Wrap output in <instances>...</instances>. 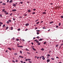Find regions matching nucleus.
Wrapping results in <instances>:
<instances>
[{"label": "nucleus", "instance_id": "obj_20", "mask_svg": "<svg viewBox=\"0 0 63 63\" xmlns=\"http://www.w3.org/2000/svg\"><path fill=\"white\" fill-rule=\"evenodd\" d=\"M60 25H61V23H60L59 24V26H60Z\"/></svg>", "mask_w": 63, "mask_h": 63}, {"label": "nucleus", "instance_id": "obj_52", "mask_svg": "<svg viewBox=\"0 0 63 63\" xmlns=\"http://www.w3.org/2000/svg\"><path fill=\"white\" fill-rule=\"evenodd\" d=\"M16 62H18V61L17 60H16Z\"/></svg>", "mask_w": 63, "mask_h": 63}, {"label": "nucleus", "instance_id": "obj_47", "mask_svg": "<svg viewBox=\"0 0 63 63\" xmlns=\"http://www.w3.org/2000/svg\"><path fill=\"white\" fill-rule=\"evenodd\" d=\"M36 43H39V42L37 40L36 42Z\"/></svg>", "mask_w": 63, "mask_h": 63}, {"label": "nucleus", "instance_id": "obj_2", "mask_svg": "<svg viewBox=\"0 0 63 63\" xmlns=\"http://www.w3.org/2000/svg\"><path fill=\"white\" fill-rule=\"evenodd\" d=\"M47 62H49V61H50V60H49V59H48L47 60Z\"/></svg>", "mask_w": 63, "mask_h": 63}, {"label": "nucleus", "instance_id": "obj_44", "mask_svg": "<svg viewBox=\"0 0 63 63\" xmlns=\"http://www.w3.org/2000/svg\"><path fill=\"white\" fill-rule=\"evenodd\" d=\"M27 30H28V29H27L25 30V31H26Z\"/></svg>", "mask_w": 63, "mask_h": 63}, {"label": "nucleus", "instance_id": "obj_36", "mask_svg": "<svg viewBox=\"0 0 63 63\" xmlns=\"http://www.w3.org/2000/svg\"><path fill=\"white\" fill-rule=\"evenodd\" d=\"M37 35H38V34H39V32H37Z\"/></svg>", "mask_w": 63, "mask_h": 63}, {"label": "nucleus", "instance_id": "obj_45", "mask_svg": "<svg viewBox=\"0 0 63 63\" xmlns=\"http://www.w3.org/2000/svg\"><path fill=\"white\" fill-rule=\"evenodd\" d=\"M12 62H14V63H15V61L14 60L12 61Z\"/></svg>", "mask_w": 63, "mask_h": 63}, {"label": "nucleus", "instance_id": "obj_24", "mask_svg": "<svg viewBox=\"0 0 63 63\" xmlns=\"http://www.w3.org/2000/svg\"><path fill=\"white\" fill-rule=\"evenodd\" d=\"M32 49L33 50H36L35 49V48H32Z\"/></svg>", "mask_w": 63, "mask_h": 63}, {"label": "nucleus", "instance_id": "obj_4", "mask_svg": "<svg viewBox=\"0 0 63 63\" xmlns=\"http://www.w3.org/2000/svg\"><path fill=\"white\" fill-rule=\"evenodd\" d=\"M29 25V23H28L26 24H25L26 26H28V25Z\"/></svg>", "mask_w": 63, "mask_h": 63}, {"label": "nucleus", "instance_id": "obj_51", "mask_svg": "<svg viewBox=\"0 0 63 63\" xmlns=\"http://www.w3.org/2000/svg\"><path fill=\"white\" fill-rule=\"evenodd\" d=\"M32 14L33 15L34 14H35V12H33L32 13Z\"/></svg>", "mask_w": 63, "mask_h": 63}, {"label": "nucleus", "instance_id": "obj_59", "mask_svg": "<svg viewBox=\"0 0 63 63\" xmlns=\"http://www.w3.org/2000/svg\"><path fill=\"white\" fill-rule=\"evenodd\" d=\"M37 29V28L35 27V30Z\"/></svg>", "mask_w": 63, "mask_h": 63}, {"label": "nucleus", "instance_id": "obj_56", "mask_svg": "<svg viewBox=\"0 0 63 63\" xmlns=\"http://www.w3.org/2000/svg\"><path fill=\"white\" fill-rule=\"evenodd\" d=\"M37 39H39V36H37Z\"/></svg>", "mask_w": 63, "mask_h": 63}, {"label": "nucleus", "instance_id": "obj_43", "mask_svg": "<svg viewBox=\"0 0 63 63\" xmlns=\"http://www.w3.org/2000/svg\"><path fill=\"white\" fill-rule=\"evenodd\" d=\"M25 61H28V59H27L25 60Z\"/></svg>", "mask_w": 63, "mask_h": 63}, {"label": "nucleus", "instance_id": "obj_18", "mask_svg": "<svg viewBox=\"0 0 63 63\" xmlns=\"http://www.w3.org/2000/svg\"><path fill=\"white\" fill-rule=\"evenodd\" d=\"M13 6L14 7H16V5L15 4H13Z\"/></svg>", "mask_w": 63, "mask_h": 63}, {"label": "nucleus", "instance_id": "obj_40", "mask_svg": "<svg viewBox=\"0 0 63 63\" xmlns=\"http://www.w3.org/2000/svg\"><path fill=\"white\" fill-rule=\"evenodd\" d=\"M3 27H4L5 26V25H3Z\"/></svg>", "mask_w": 63, "mask_h": 63}, {"label": "nucleus", "instance_id": "obj_60", "mask_svg": "<svg viewBox=\"0 0 63 63\" xmlns=\"http://www.w3.org/2000/svg\"><path fill=\"white\" fill-rule=\"evenodd\" d=\"M39 20H36V21H35V22H37V21H38Z\"/></svg>", "mask_w": 63, "mask_h": 63}, {"label": "nucleus", "instance_id": "obj_16", "mask_svg": "<svg viewBox=\"0 0 63 63\" xmlns=\"http://www.w3.org/2000/svg\"><path fill=\"white\" fill-rule=\"evenodd\" d=\"M51 60H54V58H51Z\"/></svg>", "mask_w": 63, "mask_h": 63}, {"label": "nucleus", "instance_id": "obj_38", "mask_svg": "<svg viewBox=\"0 0 63 63\" xmlns=\"http://www.w3.org/2000/svg\"><path fill=\"white\" fill-rule=\"evenodd\" d=\"M47 44V42H45L44 43V44Z\"/></svg>", "mask_w": 63, "mask_h": 63}, {"label": "nucleus", "instance_id": "obj_7", "mask_svg": "<svg viewBox=\"0 0 63 63\" xmlns=\"http://www.w3.org/2000/svg\"><path fill=\"white\" fill-rule=\"evenodd\" d=\"M28 12H31V10L30 9L28 10Z\"/></svg>", "mask_w": 63, "mask_h": 63}, {"label": "nucleus", "instance_id": "obj_29", "mask_svg": "<svg viewBox=\"0 0 63 63\" xmlns=\"http://www.w3.org/2000/svg\"><path fill=\"white\" fill-rule=\"evenodd\" d=\"M20 53L21 54L22 53V51H20Z\"/></svg>", "mask_w": 63, "mask_h": 63}, {"label": "nucleus", "instance_id": "obj_27", "mask_svg": "<svg viewBox=\"0 0 63 63\" xmlns=\"http://www.w3.org/2000/svg\"><path fill=\"white\" fill-rule=\"evenodd\" d=\"M53 21L51 22H50V24H51V23H53Z\"/></svg>", "mask_w": 63, "mask_h": 63}, {"label": "nucleus", "instance_id": "obj_26", "mask_svg": "<svg viewBox=\"0 0 63 63\" xmlns=\"http://www.w3.org/2000/svg\"><path fill=\"white\" fill-rule=\"evenodd\" d=\"M56 47H58V45H56Z\"/></svg>", "mask_w": 63, "mask_h": 63}, {"label": "nucleus", "instance_id": "obj_1", "mask_svg": "<svg viewBox=\"0 0 63 63\" xmlns=\"http://www.w3.org/2000/svg\"><path fill=\"white\" fill-rule=\"evenodd\" d=\"M16 9H13L12 10V12H16Z\"/></svg>", "mask_w": 63, "mask_h": 63}, {"label": "nucleus", "instance_id": "obj_46", "mask_svg": "<svg viewBox=\"0 0 63 63\" xmlns=\"http://www.w3.org/2000/svg\"><path fill=\"white\" fill-rule=\"evenodd\" d=\"M33 11H36V9H33Z\"/></svg>", "mask_w": 63, "mask_h": 63}, {"label": "nucleus", "instance_id": "obj_32", "mask_svg": "<svg viewBox=\"0 0 63 63\" xmlns=\"http://www.w3.org/2000/svg\"><path fill=\"white\" fill-rule=\"evenodd\" d=\"M11 30H13V27H11Z\"/></svg>", "mask_w": 63, "mask_h": 63}, {"label": "nucleus", "instance_id": "obj_3", "mask_svg": "<svg viewBox=\"0 0 63 63\" xmlns=\"http://www.w3.org/2000/svg\"><path fill=\"white\" fill-rule=\"evenodd\" d=\"M43 40V39H40L38 40V41H41Z\"/></svg>", "mask_w": 63, "mask_h": 63}, {"label": "nucleus", "instance_id": "obj_8", "mask_svg": "<svg viewBox=\"0 0 63 63\" xmlns=\"http://www.w3.org/2000/svg\"><path fill=\"white\" fill-rule=\"evenodd\" d=\"M43 14H46V12H43L42 13Z\"/></svg>", "mask_w": 63, "mask_h": 63}, {"label": "nucleus", "instance_id": "obj_63", "mask_svg": "<svg viewBox=\"0 0 63 63\" xmlns=\"http://www.w3.org/2000/svg\"><path fill=\"white\" fill-rule=\"evenodd\" d=\"M7 2H9V0H8L7 1Z\"/></svg>", "mask_w": 63, "mask_h": 63}, {"label": "nucleus", "instance_id": "obj_49", "mask_svg": "<svg viewBox=\"0 0 63 63\" xmlns=\"http://www.w3.org/2000/svg\"><path fill=\"white\" fill-rule=\"evenodd\" d=\"M39 22H37V23H36V24H39Z\"/></svg>", "mask_w": 63, "mask_h": 63}, {"label": "nucleus", "instance_id": "obj_19", "mask_svg": "<svg viewBox=\"0 0 63 63\" xmlns=\"http://www.w3.org/2000/svg\"><path fill=\"white\" fill-rule=\"evenodd\" d=\"M8 21H9V22H11L12 21L11 20H10V19H9L8 20Z\"/></svg>", "mask_w": 63, "mask_h": 63}, {"label": "nucleus", "instance_id": "obj_22", "mask_svg": "<svg viewBox=\"0 0 63 63\" xmlns=\"http://www.w3.org/2000/svg\"><path fill=\"white\" fill-rule=\"evenodd\" d=\"M19 39H16V41H19Z\"/></svg>", "mask_w": 63, "mask_h": 63}, {"label": "nucleus", "instance_id": "obj_17", "mask_svg": "<svg viewBox=\"0 0 63 63\" xmlns=\"http://www.w3.org/2000/svg\"><path fill=\"white\" fill-rule=\"evenodd\" d=\"M26 49V51H29V50L28 49H27V48H26L25 49Z\"/></svg>", "mask_w": 63, "mask_h": 63}, {"label": "nucleus", "instance_id": "obj_41", "mask_svg": "<svg viewBox=\"0 0 63 63\" xmlns=\"http://www.w3.org/2000/svg\"><path fill=\"white\" fill-rule=\"evenodd\" d=\"M29 63H32V62L31 61H29Z\"/></svg>", "mask_w": 63, "mask_h": 63}, {"label": "nucleus", "instance_id": "obj_34", "mask_svg": "<svg viewBox=\"0 0 63 63\" xmlns=\"http://www.w3.org/2000/svg\"><path fill=\"white\" fill-rule=\"evenodd\" d=\"M20 4H23V2H20Z\"/></svg>", "mask_w": 63, "mask_h": 63}, {"label": "nucleus", "instance_id": "obj_42", "mask_svg": "<svg viewBox=\"0 0 63 63\" xmlns=\"http://www.w3.org/2000/svg\"><path fill=\"white\" fill-rule=\"evenodd\" d=\"M7 23L9 24V22L8 21H7Z\"/></svg>", "mask_w": 63, "mask_h": 63}, {"label": "nucleus", "instance_id": "obj_25", "mask_svg": "<svg viewBox=\"0 0 63 63\" xmlns=\"http://www.w3.org/2000/svg\"><path fill=\"white\" fill-rule=\"evenodd\" d=\"M28 61H30V60H31V59H28Z\"/></svg>", "mask_w": 63, "mask_h": 63}, {"label": "nucleus", "instance_id": "obj_10", "mask_svg": "<svg viewBox=\"0 0 63 63\" xmlns=\"http://www.w3.org/2000/svg\"><path fill=\"white\" fill-rule=\"evenodd\" d=\"M19 57H20V58H23V57L22 56H19Z\"/></svg>", "mask_w": 63, "mask_h": 63}, {"label": "nucleus", "instance_id": "obj_57", "mask_svg": "<svg viewBox=\"0 0 63 63\" xmlns=\"http://www.w3.org/2000/svg\"><path fill=\"white\" fill-rule=\"evenodd\" d=\"M61 18H63V16H61Z\"/></svg>", "mask_w": 63, "mask_h": 63}, {"label": "nucleus", "instance_id": "obj_54", "mask_svg": "<svg viewBox=\"0 0 63 63\" xmlns=\"http://www.w3.org/2000/svg\"><path fill=\"white\" fill-rule=\"evenodd\" d=\"M20 47H23V46H20Z\"/></svg>", "mask_w": 63, "mask_h": 63}, {"label": "nucleus", "instance_id": "obj_30", "mask_svg": "<svg viewBox=\"0 0 63 63\" xmlns=\"http://www.w3.org/2000/svg\"><path fill=\"white\" fill-rule=\"evenodd\" d=\"M37 41H38V40H34L35 42H37Z\"/></svg>", "mask_w": 63, "mask_h": 63}, {"label": "nucleus", "instance_id": "obj_33", "mask_svg": "<svg viewBox=\"0 0 63 63\" xmlns=\"http://www.w3.org/2000/svg\"><path fill=\"white\" fill-rule=\"evenodd\" d=\"M42 28L43 29H46V27H43Z\"/></svg>", "mask_w": 63, "mask_h": 63}, {"label": "nucleus", "instance_id": "obj_55", "mask_svg": "<svg viewBox=\"0 0 63 63\" xmlns=\"http://www.w3.org/2000/svg\"><path fill=\"white\" fill-rule=\"evenodd\" d=\"M15 38H13V39H12V40H15Z\"/></svg>", "mask_w": 63, "mask_h": 63}, {"label": "nucleus", "instance_id": "obj_62", "mask_svg": "<svg viewBox=\"0 0 63 63\" xmlns=\"http://www.w3.org/2000/svg\"><path fill=\"white\" fill-rule=\"evenodd\" d=\"M22 40H23V41L24 42V41H25V40L24 39H23Z\"/></svg>", "mask_w": 63, "mask_h": 63}, {"label": "nucleus", "instance_id": "obj_64", "mask_svg": "<svg viewBox=\"0 0 63 63\" xmlns=\"http://www.w3.org/2000/svg\"><path fill=\"white\" fill-rule=\"evenodd\" d=\"M13 20H15V18H13Z\"/></svg>", "mask_w": 63, "mask_h": 63}, {"label": "nucleus", "instance_id": "obj_14", "mask_svg": "<svg viewBox=\"0 0 63 63\" xmlns=\"http://www.w3.org/2000/svg\"><path fill=\"white\" fill-rule=\"evenodd\" d=\"M8 48V49H9V50H12V49H11V48Z\"/></svg>", "mask_w": 63, "mask_h": 63}, {"label": "nucleus", "instance_id": "obj_58", "mask_svg": "<svg viewBox=\"0 0 63 63\" xmlns=\"http://www.w3.org/2000/svg\"><path fill=\"white\" fill-rule=\"evenodd\" d=\"M20 62H21V63H23V61H21Z\"/></svg>", "mask_w": 63, "mask_h": 63}, {"label": "nucleus", "instance_id": "obj_35", "mask_svg": "<svg viewBox=\"0 0 63 63\" xmlns=\"http://www.w3.org/2000/svg\"><path fill=\"white\" fill-rule=\"evenodd\" d=\"M15 55H17V54L16 53H15L14 54Z\"/></svg>", "mask_w": 63, "mask_h": 63}, {"label": "nucleus", "instance_id": "obj_39", "mask_svg": "<svg viewBox=\"0 0 63 63\" xmlns=\"http://www.w3.org/2000/svg\"><path fill=\"white\" fill-rule=\"evenodd\" d=\"M18 31H20V29H18Z\"/></svg>", "mask_w": 63, "mask_h": 63}, {"label": "nucleus", "instance_id": "obj_15", "mask_svg": "<svg viewBox=\"0 0 63 63\" xmlns=\"http://www.w3.org/2000/svg\"><path fill=\"white\" fill-rule=\"evenodd\" d=\"M6 12H7V11H4V14H6Z\"/></svg>", "mask_w": 63, "mask_h": 63}, {"label": "nucleus", "instance_id": "obj_53", "mask_svg": "<svg viewBox=\"0 0 63 63\" xmlns=\"http://www.w3.org/2000/svg\"><path fill=\"white\" fill-rule=\"evenodd\" d=\"M2 15H1V14H0V16L1 17H2Z\"/></svg>", "mask_w": 63, "mask_h": 63}, {"label": "nucleus", "instance_id": "obj_6", "mask_svg": "<svg viewBox=\"0 0 63 63\" xmlns=\"http://www.w3.org/2000/svg\"><path fill=\"white\" fill-rule=\"evenodd\" d=\"M41 50H42V51H44V49L43 48H42L41 49Z\"/></svg>", "mask_w": 63, "mask_h": 63}, {"label": "nucleus", "instance_id": "obj_23", "mask_svg": "<svg viewBox=\"0 0 63 63\" xmlns=\"http://www.w3.org/2000/svg\"><path fill=\"white\" fill-rule=\"evenodd\" d=\"M8 14H9V13H8V12H6V14H5V15H8Z\"/></svg>", "mask_w": 63, "mask_h": 63}, {"label": "nucleus", "instance_id": "obj_50", "mask_svg": "<svg viewBox=\"0 0 63 63\" xmlns=\"http://www.w3.org/2000/svg\"><path fill=\"white\" fill-rule=\"evenodd\" d=\"M12 13H11L10 14V16H12Z\"/></svg>", "mask_w": 63, "mask_h": 63}, {"label": "nucleus", "instance_id": "obj_31", "mask_svg": "<svg viewBox=\"0 0 63 63\" xmlns=\"http://www.w3.org/2000/svg\"><path fill=\"white\" fill-rule=\"evenodd\" d=\"M8 29V27H6V30H7V29Z\"/></svg>", "mask_w": 63, "mask_h": 63}, {"label": "nucleus", "instance_id": "obj_12", "mask_svg": "<svg viewBox=\"0 0 63 63\" xmlns=\"http://www.w3.org/2000/svg\"><path fill=\"white\" fill-rule=\"evenodd\" d=\"M47 57H49V56H50V55H49V54H48L47 55Z\"/></svg>", "mask_w": 63, "mask_h": 63}, {"label": "nucleus", "instance_id": "obj_9", "mask_svg": "<svg viewBox=\"0 0 63 63\" xmlns=\"http://www.w3.org/2000/svg\"><path fill=\"white\" fill-rule=\"evenodd\" d=\"M38 45H41V43L40 42L39 43H38V44H37Z\"/></svg>", "mask_w": 63, "mask_h": 63}, {"label": "nucleus", "instance_id": "obj_5", "mask_svg": "<svg viewBox=\"0 0 63 63\" xmlns=\"http://www.w3.org/2000/svg\"><path fill=\"white\" fill-rule=\"evenodd\" d=\"M12 2H13V0H11L9 1L10 3H12Z\"/></svg>", "mask_w": 63, "mask_h": 63}, {"label": "nucleus", "instance_id": "obj_11", "mask_svg": "<svg viewBox=\"0 0 63 63\" xmlns=\"http://www.w3.org/2000/svg\"><path fill=\"white\" fill-rule=\"evenodd\" d=\"M5 9H4L2 10V12H4V11H5Z\"/></svg>", "mask_w": 63, "mask_h": 63}, {"label": "nucleus", "instance_id": "obj_13", "mask_svg": "<svg viewBox=\"0 0 63 63\" xmlns=\"http://www.w3.org/2000/svg\"><path fill=\"white\" fill-rule=\"evenodd\" d=\"M6 4L5 3H2V4L3 5H6Z\"/></svg>", "mask_w": 63, "mask_h": 63}, {"label": "nucleus", "instance_id": "obj_61", "mask_svg": "<svg viewBox=\"0 0 63 63\" xmlns=\"http://www.w3.org/2000/svg\"><path fill=\"white\" fill-rule=\"evenodd\" d=\"M56 58H58V59H59V58H58V57H56Z\"/></svg>", "mask_w": 63, "mask_h": 63}, {"label": "nucleus", "instance_id": "obj_21", "mask_svg": "<svg viewBox=\"0 0 63 63\" xmlns=\"http://www.w3.org/2000/svg\"><path fill=\"white\" fill-rule=\"evenodd\" d=\"M37 32H40V30H36Z\"/></svg>", "mask_w": 63, "mask_h": 63}, {"label": "nucleus", "instance_id": "obj_48", "mask_svg": "<svg viewBox=\"0 0 63 63\" xmlns=\"http://www.w3.org/2000/svg\"><path fill=\"white\" fill-rule=\"evenodd\" d=\"M56 28H58V26H56Z\"/></svg>", "mask_w": 63, "mask_h": 63}, {"label": "nucleus", "instance_id": "obj_37", "mask_svg": "<svg viewBox=\"0 0 63 63\" xmlns=\"http://www.w3.org/2000/svg\"><path fill=\"white\" fill-rule=\"evenodd\" d=\"M0 24H3V23L0 22Z\"/></svg>", "mask_w": 63, "mask_h": 63}, {"label": "nucleus", "instance_id": "obj_28", "mask_svg": "<svg viewBox=\"0 0 63 63\" xmlns=\"http://www.w3.org/2000/svg\"><path fill=\"white\" fill-rule=\"evenodd\" d=\"M42 59L43 60H45V58L44 57H43L42 58Z\"/></svg>", "mask_w": 63, "mask_h": 63}]
</instances>
